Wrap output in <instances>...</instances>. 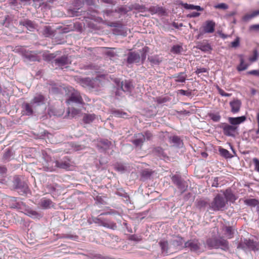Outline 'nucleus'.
Listing matches in <instances>:
<instances>
[{"label": "nucleus", "instance_id": "nucleus-1", "mask_svg": "<svg viewBox=\"0 0 259 259\" xmlns=\"http://www.w3.org/2000/svg\"><path fill=\"white\" fill-rule=\"evenodd\" d=\"M43 168L47 171H53L56 167L68 170L71 166L70 160L67 157H64L58 160H53L49 155H43Z\"/></svg>", "mask_w": 259, "mask_h": 259}, {"label": "nucleus", "instance_id": "nucleus-2", "mask_svg": "<svg viewBox=\"0 0 259 259\" xmlns=\"http://www.w3.org/2000/svg\"><path fill=\"white\" fill-rule=\"evenodd\" d=\"M83 5V0H74L73 7H71L68 9V14L72 17L83 15V17L86 21H87V19H92L95 16L97 11L95 10H89L83 12L82 10L79 11Z\"/></svg>", "mask_w": 259, "mask_h": 259}, {"label": "nucleus", "instance_id": "nucleus-3", "mask_svg": "<svg viewBox=\"0 0 259 259\" xmlns=\"http://www.w3.org/2000/svg\"><path fill=\"white\" fill-rule=\"evenodd\" d=\"M206 244L208 248L221 249L224 251L229 249V243L228 240L223 237H215L208 238L206 241Z\"/></svg>", "mask_w": 259, "mask_h": 259}, {"label": "nucleus", "instance_id": "nucleus-4", "mask_svg": "<svg viewBox=\"0 0 259 259\" xmlns=\"http://www.w3.org/2000/svg\"><path fill=\"white\" fill-rule=\"evenodd\" d=\"M227 205V201L223 195L217 194L212 202L209 204V207L214 211L224 210Z\"/></svg>", "mask_w": 259, "mask_h": 259}, {"label": "nucleus", "instance_id": "nucleus-5", "mask_svg": "<svg viewBox=\"0 0 259 259\" xmlns=\"http://www.w3.org/2000/svg\"><path fill=\"white\" fill-rule=\"evenodd\" d=\"M13 185L21 195L27 194L30 190L27 183L23 181L19 176H15L13 178Z\"/></svg>", "mask_w": 259, "mask_h": 259}, {"label": "nucleus", "instance_id": "nucleus-6", "mask_svg": "<svg viewBox=\"0 0 259 259\" xmlns=\"http://www.w3.org/2000/svg\"><path fill=\"white\" fill-rule=\"evenodd\" d=\"M237 248H241L244 250L256 251L259 250V242L254 241L250 239L244 238L238 244Z\"/></svg>", "mask_w": 259, "mask_h": 259}, {"label": "nucleus", "instance_id": "nucleus-7", "mask_svg": "<svg viewBox=\"0 0 259 259\" xmlns=\"http://www.w3.org/2000/svg\"><path fill=\"white\" fill-rule=\"evenodd\" d=\"M184 248H188L190 251L198 253L202 247V243L198 238H194L184 243Z\"/></svg>", "mask_w": 259, "mask_h": 259}, {"label": "nucleus", "instance_id": "nucleus-8", "mask_svg": "<svg viewBox=\"0 0 259 259\" xmlns=\"http://www.w3.org/2000/svg\"><path fill=\"white\" fill-rule=\"evenodd\" d=\"M172 183L176 185L181 193L185 192L188 188V183L180 175L176 174L171 177Z\"/></svg>", "mask_w": 259, "mask_h": 259}, {"label": "nucleus", "instance_id": "nucleus-9", "mask_svg": "<svg viewBox=\"0 0 259 259\" xmlns=\"http://www.w3.org/2000/svg\"><path fill=\"white\" fill-rule=\"evenodd\" d=\"M19 52L26 61L31 62L40 61V57L35 51H30L25 48H21L19 49Z\"/></svg>", "mask_w": 259, "mask_h": 259}, {"label": "nucleus", "instance_id": "nucleus-10", "mask_svg": "<svg viewBox=\"0 0 259 259\" xmlns=\"http://www.w3.org/2000/svg\"><path fill=\"white\" fill-rule=\"evenodd\" d=\"M101 215H99V217H95L92 218V222L98 224L99 226H103L105 228L115 230L117 228V226L113 222H111L105 219H102Z\"/></svg>", "mask_w": 259, "mask_h": 259}, {"label": "nucleus", "instance_id": "nucleus-11", "mask_svg": "<svg viewBox=\"0 0 259 259\" xmlns=\"http://www.w3.org/2000/svg\"><path fill=\"white\" fill-rule=\"evenodd\" d=\"M219 127L222 129L223 134L226 136L235 138L238 134V127H234L229 123H222Z\"/></svg>", "mask_w": 259, "mask_h": 259}, {"label": "nucleus", "instance_id": "nucleus-12", "mask_svg": "<svg viewBox=\"0 0 259 259\" xmlns=\"http://www.w3.org/2000/svg\"><path fill=\"white\" fill-rule=\"evenodd\" d=\"M115 83L118 88H120L122 91L127 94H131L134 88L132 82L130 80H124L121 82L115 80Z\"/></svg>", "mask_w": 259, "mask_h": 259}, {"label": "nucleus", "instance_id": "nucleus-13", "mask_svg": "<svg viewBox=\"0 0 259 259\" xmlns=\"http://www.w3.org/2000/svg\"><path fill=\"white\" fill-rule=\"evenodd\" d=\"M66 103L68 105L72 103L82 105L83 101L79 93L76 91H73L69 96L68 99L67 100Z\"/></svg>", "mask_w": 259, "mask_h": 259}, {"label": "nucleus", "instance_id": "nucleus-14", "mask_svg": "<svg viewBox=\"0 0 259 259\" xmlns=\"http://www.w3.org/2000/svg\"><path fill=\"white\" fill-rule=\"evenodd\" d=\"M8 202L9 206L12 208H15L18 210L23 209L25 204L21 201L19 198L15 197H10L8 199Z\"/></svg>", "mask_w": 259, "mask_h": 259}, {"label": "nucleus", "instance_id": "nucleus-15", "mask_svg": "<svg viewBox=\"0 0 259 259\" xmlns=\"http://www.w3.org/2000/svg\"><path fill=\"white\" fill-rule=\"evenodd\" d=\"M97 148L101 152H105L111 148L112 144L111 142L107 139H101L97 144Z\"/></svg>", "mask_w": 259, "mask_h": 259}, {"label": "nucleus", "instance_id": "nucleus-16", "mask_svg": "<svg viewBox=\"0 0 259 259\" xmlns=\"http://www.w3.org/2000/svg\"><path fill=\"white\" fill-rule=\"evenodd\" d=\"M52 63L54 64L56 66L63 68V67L69 65L71 63V62L67 56L63 55L54 59L52 61Z\"/></svg>", "mask_w": 259, "mask_h": 259}, {"label": "nucleus", "instance_id": "nucleus-17", "mask_svg": "<svg viewBox=\"0 0 259 259\" xmlns=\"http://www.w3.org/2000/svg\"><path fill=\"white\" fill-rule=\"evenodd\" d=\"M247 117L245 115L238 117H229L228 121L230 124L234 127H238V125L246 120Z\"/></svg>", "mask_w": 259, "mask_h": 259}, {"label": "nucleus", "instance_id": "nucleus-18", "mask_svg": "<svg viewBox=\"0 0 259 259\" xmlns=\"http://www.w3.org/2000/svg\"><path fill=\"white\" fill-rule=\"evenodd\" d=\"M140 55L135 52H130L127 55L126 62L128 64L139 63Z\"/></svg>", "mask_w": 259, "mask_h": 259}, {"label": "nucleus", "instance_id": "nucleus-19", "mask_svg": "<svg viewBox=\"0 0 259 259\" xmlns=\"http://www.w3.org/2000/svg\"><path fill=\"white\" fill-rule=\"evenodd\" d=\"M196 48L204 53L209 52L212 50L210 44L206 40L197 42Z\"/></svg>", "mask_w": 259, "mask_h": 259}, {"label": "nucleus", "instance_id": "nucleus-20", "mask_svg": "<svg viewBox=\"0 0 259 259\" xmlns=\"http://www.w3.org/2000/svg\"><path fill=\"white\" fill-rule=\"evenodd\" d=\"M215 23L212 20H207L203 26V32L205 33H212L214 31Z\"/></svg>", "mask_w": 259, "mask_h": 259}, {"label": "nucleus", "instance_id": "nucleus-21", "mask_svg": "<svg viewBox=\"0 0 259 259\" xmlns=\"http://www.w3.org/2000/svg\"><path fill=\"white\" fill-rule=\"evenodd\" d=\"M75 80L83 87L93 88V82L89 77L76 76Z\"/></svg>", "mask_w": 259, "mask_h": 259}, {"label": "nucleus", "instance_id": "nucleus-22", "mask_svg": "<svg viewBox=\"0 0 259 259\" xmlns=\"http://www.w3.org/2000/svg\"><path fill=\"white\" fill-rule=\"evenodd\" d=\"M231 107V112L233 114H236L239 112L241 106V102L237 99H235L231 101L230 103Z\"/></svg>", "mask_w": 259, "mask_h": 259}, {"label": "nucleus", "instance_id": "nucleus-23", "mask_svg": "<svg viewBox=\"0 0 259 259\" xmlns=\"http://www.w3.org/2000/svg\"><path fill=\"white\" fill-rule=\"evenodd\" d=\"M23 114L30 116L33 114V108L35 107L32 104L28 103H24L22 105Z\"/></svg>", "mask_w": 259, "mask_h": 259}, {"label": "nucleus", "instance_id": "nucleus-24", "mask_svg": "<svg viewBox=\"0 0 259 259\" xmlns=\"http://www.w3.org/2000/svg\"><path fill=\"white\" fill-rule=\"evenodd\" d=\"M223 196L227 201V204L228 202L234 203L237 199L236 197L230 189H227L223 192Z\"/></svg>", "mask_w": 259, "mask_h": 259}, {"label": "nucleus", "instance_id": "nucleus-25", "mask_svg": "<svg viewBox=\"0 0 259 259\" xmlns=\"http://www.w3.org/2000/svg\"><path fill=\"white\" fill-rule=\"evenodd\" d=\"M169 142L173 144V146L177 148L183 147L184 143L183 140L178 136H173L169 137Z\"/></svg>", "mask_w": 259, "mask_h": 259}, {"label": "nucleus", "instance_id": "nucleus-26", "mask_svg": "<svg viewBox=\"0 0 259 259\" xmlns=\"http://www.w3.org/2000/svg\"><path fill=\"white\" fill-rule=\"evenodd\" d=\"M45 97L40 94L35 96L31 101V104L35 107L45 104Z\"/></svg>", "mask_w": 259, "mask_h": 259}, {"label": "nucleus", "instance_id": "nucleus-27", "mask_svg": "<svg viewBox=\"0 0 259 259\" xmlns=\"http://www.w3.org/2000/svg\"><path fill=\"white\" fill-rule=\"evenodd\" d=\"M145 142V137L142 133L135 135V139L132 141L133 144L136 147H142Z\"/></svg>", "mask_w": 259, "mask_h": 259}, {"label": "nucleus", "instance_id": "nucleus-28", "mask_svg": "<svg viewBox=\"0 0 259 259\" xmlns=\"http://www.w3.org/2000/svg\"><path fill=\"white\" fill-rule=\"evenodd\" d=\"M148 11L151 14H158L163 15L165 13V10L162 7L158 6H152L149 8Z\"/></svg>", "mask_w": 259, "mask_h": 259}, {"label": "nucleus", "instance_id": "nucleus-29", "mask_svg": "<svg viewBox=\"0 0 259 259\" xmlns=\"http://www.w3.org/2000/svg\"><path fill=\"white\" fill-rule=\"evenodd\" d=\"M153 172L154 171L151 169L148 168L142 170L140 172L141 179L143 181H145L148 179H150Z\"/></svg>", "mask_w": 259, "mask_h": 259}, {"label": "nucleus", "instance_id": "nucleus-30", "mask_svg": "<svg viewBox=\"0 0 259 259\" xmlns=\"http://www.w3.org/2000/svg\"><path fill=\"white\" fill-rule=\"evenodd\" d=\"M25 214L32 219H39L42 217V214L31 208H28L25 209Z\"/></svg>", "mask_w": 259, "mask_h": 259}, {"label": "nucleus", "instance_id": "nucleus-31", "mask_svg": "<svg viewBox=\"0 0 259 259\" xmlns=\"http://www.w3.org/2000/svg\"><path fill=\"white\" fill-rule=\"evenodd\" d=\"M40 206L43 209H48L53 206L52 201L50 199L46 198H42L40 199L39 202Z\"/></svg>", "mask_w": 259, "mask_h": 259}, {"label": "nucleus", "instance_id": "nucleus-32", "mask_svg": "<svg viewBox=\"0 0 259 259\" xmlns=\"http://www.w3.org/2000/svg\"><path fill=\"white\" fill-rule=\"evenodd\" d=\"M19 25L25 26L29 31H32L34 29V23L28 19L20 20L19 21Z\"/></svg>", "mask_w": 259, "mask_h": 259}, {"label": "nucleus", "instance_id": "nucleus-33", "mask_svg": "<svg viewBox=\"0 0 259 259\" xmlns=\"http://www.w3.org/2000/svg\"><path fill=\"white\" fill-rule=\"evenodd\" d=\"M172 78H175L176 82L184 83L186 80L187 75L184 72H181L172 75Z\"/></svg>", "mask_w": 259, "mask_h": 259}, {"label": "nucleus", "instance_id": "nucleus-34", "mask_svg": "<svg viewBox=\"0 0 259 259\" xmlns=\"http://www.w3.org/2000/svg\"><path fill=\"white\" fill-rule=\"evenodd\" d=\"M148 60L150 62L152 66L159 65L162 59L160 58L158 55L150 56L148 57Z\"/></svg>", "mask_w": 259, "mask_h": 259}, {"label": "nucleus", "instance_id": "nucleus-35", "mask_svg": "<svg viewBox=\"0 0 259 259\" xmlns=\"http://www.w3.org/2000/svg\"><path fill=\"white\" fill-rule=\"evenodd\" d=\"M152 153L160 159H163L166 157V154L164 152L163 149L160 147H154L152 150Z\"/></svg>", "mask_w": 259, "mask_h": 259}, {"label": "nucleus", "instance_id": "nucleus-36", "mask_svg": "<svg viewBox=\"0 0 259 259\" xmlns=\"http://www.w3.org/2000/svg\"><path fill=\"white\" fill-rule=\"evenodd\" d=\"M239 58L240 63L237 66V69L238 71H242L246 70L248 68L249 65L245 63L243 55H240Z\"/></svg>", "mask_w": 259, "mask_h": 259}, {"label": "nucleus", "instance_id": "nucleus-37", "mask_svg": "<svg viewBox=\"0 0 259 259\" xmlns=\"http://www.w3.org/2000/svg\"><path fill=\"white\" fill-rule=\"evenodd\" d=\"M184 242V238L180 236H176L170 241L171 244L175 247L181 246Z\"/></svg>", "mask_w": 259, "mask_h": 259}, {"label": "nucleus", "instance_id": "nucleus-38", "mask_svg": "<svg viewBox=\"0 0 259 259\" xmlns=\"http://www.w3.org/2000/svg\"><path fill=\"white\" fill-rule=\"evenodd\" d=\"M115 170L121 173H124L127 170V166L125 163L117 162L114 165Z\"/></svg>", "mask_w": 259, "mask_h": 259}, {"label": "nucleus", "instance_id": "nucleus-39", "mask_svg": "<svg viewBox=\"0 0 259 259\" xmlns=\"http://www.w3.org/2000/svg\"><path fill=\"white\" fill-rule=\"evenodd\" d=\"M244 202L245 204L249 206L254 207L255 206H259V201L255 198L246 199L244 200Z\"/></svg>", "mask_w": 259, "mask_h": 259}, {"label": "nucleus", "instance_id": "nucleus-40", "mask_svg": "<svg viewBox=\"0 0 259 259\" xmlns=\"http://www.w3.org/2000/svg\"><path fill=\"white\" fill-rule=\"evenodd\" d=\"M44 34L47 37H52L54 35V30L50 26H46L44 29Z\"/></svg>", "mask_w": 259, "mask_h": 259}, {"label": "nucleus", "instance_id": "nucleus-41", "mask_svg": "<svg viewBox=\"0 0 259 259\" xmlns=\"http://www.w3.org/2000/svg\"><path fill=\"white\" fill-rule=\"evenodd\" d=\"M95 119L94 114H85L83 117V121L85 123H90Z\"/></svg>", "mask_w": 259, "mask_h": 259}, {"label": "nucleus", "instance_id": "nucleus-42", "mask_svg": "<svg viewBox=\"0 0 259 259\" xmlns=\"http://www.w3.org/2000/svg\"><path fill=\"white\" fill-rule=\"evenodd\" d=\"M159 244L160 246L162 252L167 253L168 250V242L165 240H161L159 242Z\"/></svg>", "mask_w": 259, "mask_h": 259}, {"label": "nucleus", "instance_id": "nucleus-43", "mask_svg": "<svg viewBox=\"0 0 259 259\" xmlns=\"http://www.w3.org/2000/svg\"><path fill=\"white\" fill-rule=\"evenodd\" d=\"M219 151L221 155L226 159L231 158L233 157L232 154L227 149L223 148H220Z\"/></svg>", "mask_w": 259, "mask_h": 259}, {"label": "nucleus", "instance_id": "nucleus-44", "mask_svg": "<svg viewBox=\"0 0 259 259\" xmlns=\"http://www.w3.org/2000/svg\"><path fill=\"white\" fill-rule=\"evenodd\" d=\"M259 15V10L253 11L252 13L249 14H246L244 15L242 19L244 21H247Z\"/></svg>", "mask_w": 259, "mask_h": 259}, {"label": "nucleus", "instance_id": "nucleus-45", "mask_svg": "<svg viewBox=\"0 0 259 259\" xmlns=\"http://www.w3.org/2000/svg\"><path fill=\"white\" fill-rule=\"evenodd\" d=\"M208 116L214 122H219L221 119V116L219 112L209 113Z\"/></svg>", "mask_w": 259, "mask_h": 259}, {"label": "nucleus", "instance_id": "nucleus-46", "mask_svg": "<svg viewBox=\"0 0 259 259\" xmlns=\"http://www.w3.org/2000/svg\"><path fill=\"white\" fill-rule=\"evenodd\" d=\"M224 230L225 231L226 234H227V236L229 239H231L233 237L234 230L233 229L232 227L226 226L225 227Z\"/></svg>", "mask_w": 259, "mask_h": 259}, {"label": "nucleus", "instance_id": "nucleus-47", "mask_svg": "<svg viewBox=\"0 0 259 259\" xmlns=\"http://www.w3.org/2000/svg\"><path fill=\"white\" fill-rule=\"evenodd\" d=\"M157 114L156 107L152 109H147L145 111V115L147 117L151 118L155 116Z\"/></svg>", "mask_w": 259, "mask_h": 259}, {"label": "nucleus", "instance_id": "nucleus-48", "mask_svg": "<svg viewBox=\"0 0 259 259\" xmlns=\"http://www.w3.org/2000/svg\"><path fill=\"white\" fill-rule=\"evenodd\" d=\"M183 50V48L179 45H174L170 50V52L174 54H179Z\"/></svg>", "mask_w": 259, "mask_h": 259}, {"label": "nucleus", "instance_id": "nucleus-49", "mask_svg": "<svg viewBox=\"0 0 259 259\" xmlns=\"http://www.w3.org/2000/svg\"><path fill=\"white\" fill-rule=\"evenodd\" d=\"M47 189L48 191V193H50L53 197L57 195L56 194V187L53 185H48L47 186Z\"/></svg>", "mask_w": 259, "mask_h": 259}, {"label": "nucleus", "instance_id": "nucleus-50", "mask_svg": "<svg viewBox=\"0 0 259 259\" xmlns=\"http://www.w3.org/2000/svg\"><path fill=\"white\" fill-rule=\"evenodd\" d=\"M112 114L116 117H124V116L127 114L126 113L119 110H112Z\"/></svg>", "mask_w": 259, "mask_h": 259}, {"label": "nucleus", "instance_id": "nucleus-51", "mask_svg": "<svg viewBox=\"0 0 259 259\" xmlns=\"http://www.w3.org/2000/svg\"><path fill=\"white\" fill-rule=\"evenodd\" d=\"M13 156V153L10 149H7L3 154V159L9 161L11 157Z\"/></svg>", "mask_w": 259, "mask_h": 259}, {"label": "nucleus", "instance_id": "nucleus-52", "mask_svg": "<svg viewBox=\"0 0 259 259\" xmlns=\"http://www.w3.org/2000/svg\"><path fill=\"white\" fill-rule=\"evenodd\" d=\"M114 48H107V51L105 53V55L110 58L114 57L116 56V53L114 51Z\"/></svg>", "mask_w": 259, "mask_h": 259}, {"label": "nucleus", "instance_id": "nucleus-53", "mask_svg": "<svg viewBox=\"0 0 259 259\" xmlns=\"http://www.w3.org/2000/svg\"><path fill=\"white\" fill-rule=\"evenodd\" d=\"M56 54L55 53H50L44 55V59L47 61H53L56 57Z\"/></svg>", "mask_w": 259, "mask_h": 259}, {"label": "nucleus", "instance_id": "nucleus-54", "mask_svg": "<svg viewBox=\"0 0 259 259\" xmlns=\"http://www.w3.org/2000/svg\"><path fill=\"white\" fill-rule=\"evenodd\" d=\"M128 239L131 241L139 242L142 240V237L136 234L131 235L128 237Z\"/></svg>", "mask_w": 259, "mask_h": 259}, {"label": "nucleus", "instance_id": "nucleus-55", "mask_svg": "<svg viewBox=\"0 0 259 259\" xmlns=\"http://www.w3.org/2000/svg\"><path fill=\"white\" fill-rule=\"evenodd\" d=\"M63 238L76 241L78 239V236L75 234H65L63 235Z\"/></svg>", "mask_w": 259, "mask_h": 259}, {"label": "nucleus", "instance_id": "nucleus-56", "mask_svg": "<svg viewBox=\"0 0 259 259\" xmlns=\"http://www.w3.org/2000/svg\"><path fill=\"white\" fill-rule=\"evenodd\" d=\"M207 204H208L207 202H206L204 200H199L198 201H197L196 206L198 208H199V209H201L206 207V205H207Z\"/></svg>", "mask_w": 259, "mask_h": 259}, {"label": "nucleus", "instance_id": "nucleus-57", "mask_svg": "<svg viewBox=\"0 0 259 259\" xmlns=\"http://www.w3.org/2000/svg\"><path fill=\"white\" fill-rule=\"evenodd\" d=\"M148 47H144L142 49V53L140 56V60L141 59V61L142 63L145 60L147 56V52L148 51Z\"/></svg>", "mask_w": 259, "mask_h": 259}, {"label": "nucleus", "instance_id": "nucleus-58", "mask_svg": "<svg viewBox=\"0 0 259 259\" xmlns=\"http://www.w3.org/2000/svg\"><path fill=\"white\" fill-rule=\"evenodd\" d=\"M214 7L216 9L226 10L229 8V6L225 3H220L215 5Z\"/></svg>", "mask_w": 259, "mask_h": 259}, {"label": "nucleus", "instance_id": "nucleus-59", "mask_svg": "<svg viewBox=\"0 0 259 259\" xmlns=\"http://www.w3.org/2000/svg\"><path fill=\"white\" fill-rule=\"evenodd\" d=\"M259 56L258 51L256 49H255L253 51V57L249 58V60L251 62L255 61Z\"/></svg>", "mask_w": 259, "mask_h": 259}, {"label": "nucleus", "instance_id": "nucleus-60", "mask_svg": "<svg viewBox=\"0 0 259 259\" xmlns=\"http://www.w3.org/2000/svg\"><path fill=\"white\" fill-rule=\"evenodd\" d=\"M179 93L183 96H186L187 97H190L192 95V92L189 91H186L184 90H179Z\"/></svg>", "mask_w": 259, "mask_h": 259}, {"label": "nucleus", "instance_id": "nucleus-61", "mask_svg": "<svg viewBox=\"0 0 259 259\" xmlns=\"http://www.w3.org/2000/svg\"><path fill=\"white\" fill-rule=\"evenodd\" d=\"M205 72L208 73V70L207 68H204V67L197 68L196 71H195V73L197 75H199V74L202 73H205Z\"/></svg>", "mask_w": 259, "mask_h": 259}, {"label": "nucleus", "instance_id": "nucleus-62", "mask_svg": "<svg viewBox=\"0 0 259 259\" xmlns=\"http://www.w3.org/2000/svg\"><path fill=\"white\" fill-rule=\"evenodd\" d=\"M181 5L184 8L187 10H194L195 5L192 4H188L187 3H182Z\"/></svg>", "mask_w": 259, "mask_h": 259}, {"label": "nucleus", "instance_id": "nucleus-63", "mask_svg": "<svg viewBox=\"0 0 259 259\" xmlns=\"http://www.w3.org/2000/svg\"><path fill=\"white\" fill-rule=\"evenodd\" d=\"M250 31H259V24L251 25L249 27Z\"/></svg>", "mask_w": 259, "mask_h": 259}, {"label": "nucleus", "instance_id": "nucleus-64", "mask_svg": "<svg viewBox=\"0 0 259 259\" xmlns=\"http://www.w3.org/2000/svg\"><path fill=\"white\" fill-rule=\"evenodd\" d=\"M253 162L254 165V170L259 172V160L256 158H254Z\"/></svg>", "mask_w": 259, "mask_h": 259}]
</instances>
